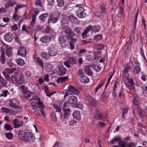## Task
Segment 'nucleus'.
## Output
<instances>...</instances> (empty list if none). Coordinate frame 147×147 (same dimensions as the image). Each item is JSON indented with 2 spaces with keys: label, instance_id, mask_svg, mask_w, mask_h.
Segmentation results:
<instances>
[{
  "label": "nucleus",
  "instance_id": "f257e3e1",
  "mask_svg": "<svg viewBox=\"0 0 147 147\" xmlns=\"http://www.w3.org/2000/svg\"><path fill=\"white\" fill-rule=\"evenodd\" d=\"M23 74L21 73L15 72L11 76L12 81H15L19 84H22L24 82Z\"/></svg>",
  "mask_w": 147,
  "mask_h": 147
},
{
  "label": "nucleus",
  "instance_id": "f03ea898",
  "mask_svg": "<svg viewBox=\"0 0 147 147\" xmlns=\"http://www.w3.org/2000/svg\"><path fill=\"white\" fill-rule=\"evenodd\" d=\"M128 77L125 76L123 77L124 83L127 86H129L131 85L134 91H137L138 88L137 85L134 83L132 80L130 79L129 80L128 79Z\"/></svg>",
  "mask_w": 147,
  "mask_h": 147
},
{
  "label": "nucleus",
  "instance_id": "7ed1b4c3",
  "mask_svg": "<svg viewBox=\"0 0 147 147\" xmlns=\"http://www.w3.org/2000/svg\"><path fill=\"white\" fill-rule=\"evenodd\" d=\"M58 40L60 42L61 47H65L68 44L69 39L68 37L66 36L62 35L59 36Z\"/></svg>",
  "mask_w": 147,
  "mask_h": 147
},
{
  "label": "nucleus",
  "instance_id": "20e7f679",
  "mask_svg": "<svg viewBox=\"0 0 147 147\" xmlns=\"http://www.w3.org/2000/svg\"><path fill=\"white\" fill-rule=\"evenodd\" d=\"M60 17V15L58 14L57 15L53 16L51 15L48 20V23H52L55 24L59 20Z\"/></svg>",
  "mask_w": 147,
  "mask_h": 147
},
{
  "label": "nucleus",
  "instance_id": "39448f33",
  "mask_svg": "<svg viewBox=\"0 0 147 147\" xmlns=\"http://www.w3.org/2000/svg\"><path fill=\"white\" fill-rule=\"evenodd\" d=\"M35 139V137L33 134L32 132H26V138L24 139V142H33Z\"/></svg>",
  "mask_w": 147,
  "mask_h": 147
},
{
  "label": "nucleus",
  "instance_id": "423d86ee",
  "mask_svg": "<svg viewBox=\"0 0 147 147\" xmlns=\"http://www.w3.org/2000/svg\"><path fill=\"white\" fill-rule=\"evenodd\" d=\"M68 90L67 91H69V94H74L77 95H79L80 94V92L78 91L74 87L72 86L69 85L68 87Z\"/></svg>",
  "mask_w": 147,
  "mask_h": 147
},
{
  "label": "nucleus",
  "instance_id": "0eeeda50",
  "mask_svg": "<svg viewBox=\"0 0 147 147\" xmlns=\"http://www.w3.org/2000/svg\"><path fill=\"white\" fill-rule=\"evenodd\" d=\"M24 7V5H18L15 7V13L13 17V20L16 21L18 20L19 19L20 16L16 14L17 11L19 9Z\"/></svg>",
  "mask_w": 147,
  "mask_h": 147
},
{
  "label": "nucleus",
  "instance_id": "6e6552de",
  "mask_svg": "<svg viewBox=\"0 0 147 147\" xmlns=\"http://www.w3.org/2000/svg\"><path fill=\"white\" fill-rule=\"evenodd\" d=\"M13 122L15 128H18L21 127L23 125V122L22 121H20L19 120L16 119H13Z\"/></svg>",
  "mask_w": 147,
  "mask_h": 147
},
{
  "label": "nucleus",
  "instance_id": "1a4fd4ad",
  "mask_svg": "<svg viewBox=\"0 0 147 147\" xmlns=\"http://www.w3.org/2000/svg\"><path fill=\"white\" fill-rule=\"evenodd\" d=\"M18 55L20 56L25 57L26 55V50L24 47H21L18 50Z\"/></svg>",
  "mask_w": 147,
  "mask_h": 147
},
{
  "label": "nucleus",
  "instance_id": "9d476101",
  "mask_svg": "<svg viewBox=\"0 0 147 147\" xmlns=\"http://www.w3.org/2000/svg\"><path fill=\"white\" fill-rule=\"evenodd\" d=\"M9 105L11 107L17 109L18 107L17 105V100L15 98L9 100Z\"/></svg>",
  "mask_w": 147,
  "mask_h": 147
},
{
  "label": "nucleus",
  "instance_id": "9b49d317",
  "mask_svg": "<svg viewBox=\"0 0 147 147\" xmlns=\"http://www.w3.org/2000/svg\"><path fill=\"white\" fill-rule=\"evenodd\" d=\"M100 26L98 25L94 26H90L87 27V30H89V31L91 30L93 32L96 33L98 32L100 30Z\"/></svg>",
  "mask_w": 147,
  "mask_h": 147
},
{
  "label": "nucleus",
  "instance_id": "f8f14e48",
  "mask_svg": "<svg viewBox=\"0 0 147 147\" xmlns=\"http://www.w3.org/2000/svg\"><path fill=\"white\" fill-rule=\"evenodd\" d=\"M103 114L102 112H100L98 110L96 109L95 113L94 118H98L99 120H102Z\"/></svg>",
  "mask_w": 147,
  "mask_h": 147
},
{
  "label": "nucleus",
  "instance_id": "ddd939ff",
  "mask_svg": "<svg viewBox=\"0 0 147 147\" xmlns=\"http://www.w3.org/2000/svg\"><path fill=\"white\" fill-rule=\"evenodd\" d=\"M13 36L12 34L10 33H8L4 35V38L5 40L8 42H11L13 40Z\"/></svg>",
  "mask_w": 147,
  "mask_h": 147
},
{
  "label": "nucleus",
  "instance_id": "4468645a",
  "mask_svg": "<svg viewBox=\"0 0 147 147\" xmlns=\"http://www.w3.org/2000/svg\"><path fill=\"white\" fill-rule=\"evenodd\" d=\"M1 110L3 113H5L6 114L9 113L10 115L14 114L15 111L12 110L6 107H3L1 109Z\"/></svg>",
  "mask_w": 147,
  "mask_h": 147
},
{
  "label": "nucleus",
  "instance_id": "2eb2a0df",
  "mask_svg": "<svg viewBox=\"0 0 147 147\" xmlns=\"http://www.w3.org/2000/svg\"><path fill=\"white\" fill-rule=\"evenodd\" d=\"M69 102L71 104H72L74 106L77 104L78 103V99L77 97L74 96H71L69 99Z\"/></svg>",
  "mask_w": 147,
  "mask_h": 147
},
{
  "label": "nucleus",
  "instance_id": "dca6fc26",
  "mask_svg": "<svg viewBox=\"0 0 147 147\" xmlns=\"http://www.w3.org/2000/svg\"><path fill=\"white\" fill-rule=\"evenodd\" d=\"M49 55L51 56H55L57 53V50L54 47H51L49 49Z\"/></svg>",
  "mask_w": 147,
  "mask_h": 147
},
{
  "label": "nucleus",
  "instance_id": "f3484780",
  "mask_svg": "<svg viewBox=\"0 0 147 147\" xmlns=\"http://www.w3.org/2000/svg\"><path fill=\"white\" fill-rule=\"evenodd\" d=\"M58 74L59 75L63 76L66 72V69L62 65H60L59 67Z\"/></svg>",
  "mask_w": 147,
  "mask_h": 147
},
{
  "label": "nucleus",
  "instance_id": "a211bd4d",
  "mask_svg": "<svg viewBox=\"0 0 147 147\" xmlns=\"http://www.w3.org/2000/svg\"><path fill=\"white\" fill-rule=\"evenodd\" d=\"M68 19L69 21L73 23L77 24L79 23L77 18L74 15H71L69 16Z\"/></svg>",
  "mask_w": 147,
  "mask_h": 147
},
{
  "label": "nucleus",
  "instance_id": "6ab92c4d",
  "mask_svg": "<svg viewBox=\"0 0 147 147\" xmlns=\"http://www.w3.org/2000/svg\"><path fill=\"white\" fill-rule=\"evenodd\" d=\"M16 3L14 0H8L7 3L5 5V7L7 9L10 7H13Z\"/></svg>",
  "mask_w": 147,
  "mask_h": 147
},
{
  "label": "nucleus",
  "instance_id": "aec40b11",
  "mask_svg": "<svg viewBox=\"0 0 147 147\" xmlns=\"http://www.w3.org/2000/svg\"><path fill=\"white\" fill-rule=\"evenodd\" d=\"M124 69L123 71V77L125 76H129V75L128 73V71L130 69L129 67L126 65H124Z\"/></svg>",
  "mask_w": 147,
  "mask_h": 147
},
{
  "label": "nucleus",
  "instance_id": "412c9836",
  "mask_svg": "<svg viewBox=\"0 0 147 147\" xmlns=\"http://www.w3.org/2000/svg\"><path fill=\"white\" fill-rule=\"evenodd\" d=\"M60 20V21L61 23V27L62 29L65 30L67 28V26L68 25V23L66 22L65 20H64L63 19L59 18Z\"/></svg>",
  "mask_w": 147,
  "mask_h": 147
},
{
  "label": "nucleus",
  "instance_id": "4be33fe9",
  "mask_svg": "<svg viewBox=\"0 0 147 147\" xmlns=\"http://www.w3.org/2000/svg\"><path fill=\"white\" fill-rule=\"evenodd\" d=\"M49 14L47 13L41 14L39 17L40 20L43 22H45L48 17Z\"/></svg>",
  "mask_w": 147,
  "mask_h": 147
},
{
  "label": "nucleus",
  "instance_id": "5701e85b",
  "mask_svg": "<svg viewBox=\"0 0 147 147\" xmlns=\"http://www.w3.org/2000/svg\"><path fill=\"white\" fill-rule=\"evenodd\" d=\"M36 63L37 65L41 68H44V63L40 57L36 58Z\"/></svg>",
  "mask_w": 147,
  "mask_h": 147
},
{
  "label": "nucleus",
  "instance_id": "b1692460",
  "mask_svg": "<svg viewBox=\"0 0 147 147\" xmlns=\"http://www.w3.org/2000/svg\"><path fill=\"white\" fill-rule=\"evenodd\" d=\"M51 39L50 36H47L42 37L40 38V40L42 42L46 43L49 42Z\"/></svg>",
  "mask_w": 147,
  "mask_h": 147
},
{
  "label": "nucleus",
  "instance_id": "393cba45",
  "mask_svg": "<svg viewBox=\"0 0 147 147\" xmlns=\"http://www.w3.org/2000/svg\"><path fill=\"white\" fill-rule=\"evenodd\" d=\"M89 80V78L87 77L85 75L81 76L80 78V82L85 84H86L88 83V82Z\"/></svg>",
  "mask_w": 147,
  "mask_h": 147
},
{
  "label": "nucleus",
  "instance_id": "a878e982",
  "mask_svg": "<svg viewBox=\"0 0 147 147\" xmlns=\"http://www.w3.org/2000/svg\"><path fill=\"white\" fill-rule=\"evenodd\" d=\"M26 132L25 133L22 131H20L19 132V136L20 138L24 141L26 138Z\"/></svg>",
  "mask_w": 147,
  "mask_h": 147
},
{
  "label": "nucleus",
  "instance_id": "bb28decb",
  "mask_svg": "<svg viewBox=\"0 0 147 147\" xmlns=\"http://www.w3.org/2000/svg\"><path fill=\"white\" fill-rule=\"evenodd\" d=\"M43 31L45 34L49 33L50 34H52L53 33H54V32L49 26L47 27L46 28L43 30Z\"/></svg>",
  "mask_w": 147,
  "mask_h": 147
},
{
  "label": "nucleus",
  "instance_id": "cd10ccee",
  "mask_svg": "<svg viewBox=\"0 0 147 147\" xmlns=\"http://www.w3.org/2000/svg\"><path fill=\"white\" fill-rule=\"evenodd\" d=\"M89 102L90 105L93 107H96L97 105V103L95 99L90 97L89 99Z\"/></svg>",
  "mask_w": 147,
  "mask_h": 147
},
{
  "label": "nucleus",
  "instance_id": "c85d7f7f",
  "mask_svg": "<svg viewBox=\"0 0 147 147\" xmlns=\"http://www.w3.org/2000/svg\"><path fill=\"white\" fill-rule=\"evenodd\" d=\"M73 115L74 118L78 120L80 118L81 115L80 113L78 111H75L73 113Z\"/></svg>",
  "mask_w": 147,
  "mask_h": 147
},
{
  "label": "nucleus",
  "instance_id": "c756f323",
  "mask_svg": "<svg viewBox=\"0 0 147 147\" xmlns=\"http://www.w3.org/2000/svg\"><path fill=\"white\" fill-rule=\"evenodd\" d=\"M39 10L37 9H33L32 10V18L35 19L37 14L39 13Z\"/></svg>",
  "mask_w": 147,
  "mask_h": 147
},
{
  "label": "nucleus",
  "instance_id": "7c9ffc66",
  "mask_svg": "<svg viewBox=\"0 0 147 147\" xmlns=\"http://www.w3.org/2000/svg\"><path fill=\"white\" fill-rule=\"evenodd\" d=\"M110 93L109 92H106L104 91L103 92L102 96V99L103 100H105L108 98Z\"/></svg>",
  "mask_w": 147,
  "mask_h": 147
},
{
  "label": "nucleus",
  "instance_id": "2f4dec72",
  "mask_svg": "<svg viewBox=\"0 0 147 147\" xmlns=\"http://www.w3.org/2000/svg\"><path fill=\"white\" fill-rule=\"evenodd\" d=\"M16 69V68H7L4 71L9 74H11L13 73Z\"/></svg>",
  "mask_w": 147,
  "mask_h": 147
},
{
  "label": "nucleus",
  "instance_id": "473e14b6",
  "mask_svg": "<svg viewBox=\"0 0 147 147\" xmlns=\"http://www.w3.org/2000/svg\"><path fill=\"white\" fill-rule=\"evenodd\" d=\"M64 117L65 118H68L69 117L70 113L69 112L70 111V110L69 109L67 108L65 109H64Z\"/></svg>",
  "mask_w": 147,
  "mask_h": 147
},
{
  "label": "nucleus",
  "instance_id": "72a5a7b5",
  "mask_svg": "<svg viewBox=\"0 0 147 147\" xmlns=\"http://www.w3.org/2000/svg\"><path fill=\"white\" fill-rule=\"evenodd\" d=\"M5 53L6 55L9 57H10L13 55L12 49L10 48L6 49Z\"/></svg>",
  "mask_w": 147,
  "mask_h": 147
},
{
  "label": "nucleus",
  "instance_id": "f704fd0d",
  "mask_svg": "<svg viewBox=\"0 0 147 147\" xmlns=\"http://www.w3.org/2000/svg\"><path fill=\"white\" fill-rule=\"evenodd\" d=\"M68 61L70 64L73 65L76 64V58L74 57H70Z\"/></svg>",
  "mask_w": 147,
  "mask_h": 147
},
{
  "label": "nucleus",
  "instance_id": "c9c22d12",
  "mask_svg": "<svg viewBox=\"0 0 147 147\" xmlns=\"http://www.w3.org/2000/svg\"><path fill=\"white\" fill-rule=\"evenodd\" d=\"M2 74L4 75L5 78L6 80L8 81H10L11 80H12L11 76L10 77L9 74H7L3 71L2 72Z\"/></svg>",
  "mask_w": 147,
  "mask_h": 147
},
{
  "label": "nucleus",
  "instance_id": "e433bc0d",
  "mask_svg": "<svg viewBox=\"0 0 147 147\" xmlns=\"http://www.w3.org/2000/svg\"><path fill=\"white\" fill-rule=\"evenodd\" d=\"M85 72L89 75H92V73L91 71L90 68L89 66H86L85 69Z\"/></svg>",
  "mask_w": 147,
  "mask_h": 147
},
{
  "label": "nucleus",
  "instance_id": "4c0bfd02",
  "mask_svg": "<svg viewBox=\"0 0 147 147\" xmlns=\"http://www.w3.org/2000/svg\"><path fill=\"white\" fill-rule=\"evenodd\" d=\"M57 6L58 7H62L65 4L64 0H57Z\"/></svg>",
  "mask_w": 147,
  "mask_h": 147
},
{
  "label": "nucleus",
  "instance_id": "58836bf2",
  "mask_svg": "<svg viewBox=\"0 0 147 147\" xmlns=\"http://www.w3.org/2000/svg\"><path fill=\"white\" fill-rule=\"evenodd\" d=\"M101 14L105 13L106 11V9L105 8L103 5H100V6L99 9L98 10Z\"/></svg>",
  "mask_w": 147,
  "mask_h": 147
},
{
  "label": "nucleus",
  "instance_id": "ea45409f",
  "mask_svg": "<svg viewBox=\"0 0 147 147\" xmlns=\"http://www.w3.org/2000/svg\"><path fill=\"white\" fill-rule=\"evenodd\" d=\"M74 31L76 32L78 34L80 33L82 31V29L81 28L79 27H76L73 26L72 27Z\"/></svg>",
  "mask_w": 147,
  "mask_h": 147
},
{
  "label": "nucleus",
  "instance_id": "a19ab883",
  "mask_svg": "<svg viewBox=\"0 0 147 147\" xmlns=\"http://www.w3.org/2000/svg\"><path fill=\"white\" fill-rule=\"evenodd\" d=\"M90 66L97 71H98L101 69V67L99 66L96 64L91 65H90Z\"/></svg>",
  "mask_w": 147,
  "mask_h": 147
},
{
  "label": "nucleus",
  "instance_id": "79ce46f5",
  "mask_svg": "<svg viewBox=\"0 0 147 147\" xmlns=\"http://www.w3.org/2000/svg\"><path fill=\"white\" fill-rule=\"evenodd\" d=\"M4 127L5 129L7 131L11 130L13 129L12 128V126L9 124H5L4 126Z\"/></svg>",
  "mask_w": 147,
  "mask_h": 147
},
{
  "label": "nucleus",
  "instance_id": "37998d69",
  "mask_svg": "<svg viewBox=\"0 0 147 147\" xmlns=\"http://www.w3.org/2000/svg\"><path fill=\"white\" fill-rule=\"evenodd\" d=\"M16 61L17 64L20 66H22L25 64L24 60L21 59H17Z\"/></svg>",
  "mask_w": 147,
  "mask_h": 147
},
{
  "label": "nucleus",
  "instance_id": "c03bdc74",
  "mask_svg": "<svg viewBox=\"0 0 147 147\" xmlns=\"http://www.w3.org/2000/svg\"><path fill=\"white\" fill-rule=\"evenodd\" d=\"M45 108V107L43 105H41L40 106H39V109L40 110V112L44 117L45 116V113L44 109Z\"/></svg>",
  "mask_w": 147,
  "mask_h": 147
},
{
  "label": "nucleus",
  "instance_id": "a18cd8bd",
  "mask_svg": "<svg viewBox=\"0 0 147 147\" xmlns=\"http://www.w3.org/2000/svg\"><path fill=\"white\" fill-rule=\"evenodd\" d=\"M87 51L85 49H81L80 50L78 55L79 56H82L84 55V54Z\"/></svg>",
  "mask_w": 147,
  "mask_h": 147
},
{
  "label": "nucleus",
  "instance_id": "49530a36",
  "mask_svg": "<svg viewBox=\"0 0 147 147\" xmlns=\"http://www.w3.org/2000/svg\"><path fill=\"white\" fill-rule=\"evenodd\" d=\"M120 138L119 137H114L111 140L110 143H112L113 144H115V142H117V141L119 142L120 141Z\"/></svg>",
  "mask_w": 147,
  "mask_h": 147
},
{
  "label": "nucleus",
  "instance_id": "de8ad7c7",
  "mask_svg": "<svg viewBox=\"0 0 147 147\" xmlns=\"http://www.w3.org/2000/svg\"><path fill=\"white\" fill-rule=\"evenodd\" d=\"M86 14L84 11L82 13L79 12V13H77V15L78 17L79 18H84L86 16Z\"/></svg>",
  "mask_w": 147,
  "mask_h": 147
},
{
  "label": "nucleus",
  "instance_id": "09e8293b",
  "mask_svg": "<svg viewBox=\"0 0 147 147\" xmlns=\"http://www.w3.org/2000/svg\"><path fill=\"white\" fill-rule=\"evenodd\" d=\"M49 54H47L45 52L42 53L40 54V56L42 58L45 59H47L49 58Z\"/></svg>",
  "mask_w": 147,
  "mask_h": 147
},
{
  "label": "nucleus",
  "instance_id": "8fccbe9b",
  "mask_svg": "<svg viewBox=\"0 0 147 147\" xmlns=\"http://www.w3.org/2000/svg\"><path fill=\"white\" fill-rule=\"evenodd\" d=\"M0 61L2 64H4L5 62V54H4L3 53L1 55L0 57Z\"/></svg>",
  "mask_w": 147,
  "mask_h": 147
},
{
  "label": "nucleus",
  "instance_id": "3c124183",
  "mask_svg": "<svg viewBox=\"0 0 147 147\" xmlns=\"http://www.w3.org/2000/svg\"><path fill=\"white\" fill-rule=\"evenodd\" d=\"M140 69L138 65H136L134 70V73L135 74H137L140 72Z\"/></svg>",
  "mask_w": 147,
  "mask_h": 147
},
{
  "label": "nucleus",
  "instance_id": "603ef678",
  "mask_svg": "<svg viewBox=\"0 0 147 147\" xmlns=\"http://www.w3.org/2000/svg\"><path fill=\"white\" fill-rule=\"evenodd\" d=\"M87 28L82 33V36L83 38H86L87 37V34L89 31V30H87Z\"/></svg>",
  "mask_w": 147,
  "mask_h": 147
},
{
  "label": "nucleus",
  "instance_id": "864d4df0",
  "mask_svg": "<svg viewBox=\"0 0 147 147\" xmlns=\"http://www.w3.org/2000/svg\"><path fill=\"white\" fill-rule=\"evenodd\" d=\"M9 94L8 92V91L7 90L2 91V93L1 94V96H3L5 97H6L8 94Z\"/></svg>",
  "mask_w": 147,
  "mask_h": 147
},
{
  "label": "nucleus",
  "instance_id": "5fc2aeb1",
  "mask_svg": "<svg viewBox=\"0 0 147 147\" xmlns=\"http://www.w3.org/2000/svg\"><path fill=\"white\" fill-rule=\"evenodd\" d=\"M20 88L22 91V92L24 94H26L27 93V88H26L24 86L22 85L20 86Z\"/></svg>",
  "mask_w": 147,
  "mask_h": 147
},
{
  "label": "nucleus",
  "instance_id": "6e6d98bb",
  "mask_svg": "<svg viewBox=\"0 0 147 147\" xmlns=\"http://www.w3.org/2000/svg\"><path fill=\"white\" fill-rule=\"evenodd\" d=\"M44 28L43 26L38 25L36 27V29L35 30V32H37L38 31H40L43 29Z\"/></svg>",
  "mask_w": 147,
  "mask_h": 147
},
{
  "label": "nucleus",
  "instance_id": "4d7b16f0",
  "mask_svg": "<svg viewBox=\"0 0 147 147\" xmlns=\"http://www.w3.org/2000/svg\"><path fill=\"white\" fill-rule=\"evenodd\" d=\"M91 42L90 40L89 39H85L82 40L81 41V42L82 45H85L88 43H89Z\"/></svg>",
  "mask_w": 147,
  "mask_h": 147
},
{
  "label": "nucleus",
  "instance_id": "13d9d810",
  "mask_svg": "<svg viewBox=\"0 0 147 147\" xmlns=\"http://www.w3.org/2000/svg\"><path fill=\"white\" fill-rule=\"evenodd\" d=\"M6 137L8 139L11 140L13 137V134L11 133H7L5 134Z\"/></svg>",
  "mask_w": 147,
  "mask_h": 147
},
{
  "label": "nucleus",
  "instance_id": "bf43d9fd",
  "mask_svg": "<svg viewBox=\"0 0 147 147\" xmlns=\"http://www.w3.org/2000/svg\"><path fill=\"white\" fill-rule=\"evenodd\" d=\"M139 115L141 118H144L146 117L145 112L142 110H141L140 111Z\"/></svg>",
  "mask_w": 147,
  "mask_h": 147
},
{
  "label": "nucleus",
  "instance_id": "052dcab7",
  "mask_svg": "<svg viewBox=\"0 0 147 147\" xmlns=\"http://www.w3.org/2000/svg\"><path fill=\"white\" fill-rule=\"evenodd\" d=\"M131 43L132 40L130 38H129L128 40V41L127 42L126 44L127 49H128L129 48H130V45L131 44Z\"/></svg>",
  "mask_w": 147,
  "mask_h": 147
},
{
  "label": "nucleus",
  "instance_id": "680f3d73",
  "mask_svg": "<svg viewBox=\"0 0 147 147\" xmlns=\"http://www.w3.org/2000/svg\"><path fill=\"white\" fill-rule=\"evenodd\" d=\"M35 4L37 6L40 7H42V2L40 0H36L35 2Z\"/></svg>",
  "mask_w": 147,
  "mask_h": 147
},
{
  "label": "nucleus",
  "instance_id": "e2e57ef3",
  "mask_svg": "<svg viewBox=\"0 0 147 147\" xmlns=\"http://www.w3.org/2000/svg\"><path fill=\"white\" fill-rule=\"evenodd\" d=\"M95 57H94L91 55H89L86 56V58L88 61H93Z\"/></svg>",
  "mask_w": 147,
  "mask_h": 147
},
{
  "label": "nucleus",
  "instance_id": "0e129e2a",
  "mask_svg": "<svg viewBox=\"0 0 147 147\" xmlns=\"http://www.w3.org/2000/svg\"><path fill=\"white\" fill-rule=\"evenodd\" d=\"M55 109L56 110V112L58 111L59 112L61 111V110L60 107L57 105L54 104L53 105Z\"/></svg>",
  "mask_w": 147,
  "mask_h": 147
},
{
  "label": "nucleus",
  "instance_id": "69168bd1",
  "mask_svg": "<svg viewBox=\"0 0 147 147\" xmlns=\"http://www.w3.org/2000/svg\"><path fill=\"white\" fill-rule=\"evenodd\" d=\"M22 30L25 32H26L27 34L28 33V31L27 30V27L25 25H24L22 26Z\"/></svg>",
  "mask_w": 147,
  "mask_h": 147
},
{
  "label": "nucleus",
  "instance_id": "338daca9",
  "mask_svg": "<svg viewBox=\"0 0 147 147\" xmlns=\"http://www.w3.org/2000/svg\"><path fill=\"white\" fill-rule=\"evenodd\" d=\"M78 75L81 77L84 75L83 74V70L82 69H79L78 71Z\"/></svg>",
  "mask_w": 147,
  "mask_h": 147
},
{
  "label": "nucleus",
  "instance_id": "774afa93",
  "mask_svg": "<svg viewBox=\"0 0 147 147\" xmlns=\"http://www.w3.org/2000/svg\"><path fill=\"white\" fill-rule=\"evenodd\" d=\"M118 144L121 146V147H127V146H125V143L123 141L121 140L119 141Z\"/></svg>",
  "mask_w": 147,
  "mask_h": 147
}]
</instances>
